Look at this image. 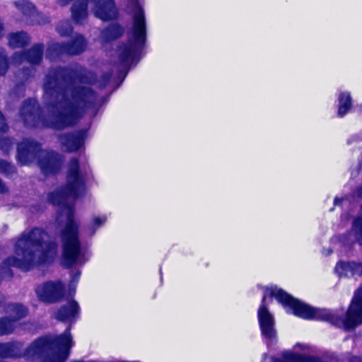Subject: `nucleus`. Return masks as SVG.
<instances>
[{
  "mask_svg": "<svg viewBox=\"0 0 362 362\" xmlns=\"http://www.w3.org/2000/svg\"><path fill=\"white\" fill-rule=\"evenodd\" d=\"M42 47L37 45L33 47L28 53L26 57L22 54H16L13 57V62L21 64L24 61H27L30 64H35L40 62L42 59Z\"/></svg>",
  "mask_w": 362,
  "mask_h": 362,
  "instance_id": "obj_14",
  "label": "nucleus"
},
{
  "mask_svg": "<svg viewBox=\"0 0 362 362\" xmlns=\"http://www.w3.org/2000/svg\"><path fill=\"white\" fill-rule=\"evenodd\" d=\"M57 31L61 35H66L71 33V28L68 21L60 23L57 26Z\"/></svg>",
  "mask_w": 362,
  "mask_h": 362,
  "instance_id": "obj_27",
  "label": "nucleus"
},
{
  "mask_svg": "<svg viewBox=\"0 0 362 362\" xmlns=\"http://www.w3.org/2000/svg\"><path fill=\"white\" fill-rule=\"evenodd\" d=\"M269 362H317L315 346L308 343H296L279 357H270Z\"/></svg>",
  "mask_w": 362,
  "mask_h": 362,
  "instance_id": "obj_8",
  "label": "nucleus"
},
{
  "mask_svg": "<svg viewBox=\"0 0 362 362\" xmlns=\"http://www.w3.org/2000/svg\"><path fill=\"white\" fill-rule=\"evenodd\" d=\"M87 170L80 167L76 160H71L68 166L66 183L62 188L57 189L48 195L49 202L53 205L60 206L59 219L65 221L62 233V264L66 267L82 264L87 260L80 248L78 238V223L73 216L71 204L73 200L85 192V179Z\"/></svg>",
  "mask_w": 362,
  "mask_h": 362,
  "instance_id": "obj_1",
  "label": "nucleus"
},
{
  "mask_svg": "<svg viewBox=\"0 0 362 362\" xmlns=\"http://www.w3.org/2000/svg\"><path fill=\"white\" fill-rule=\"evenodd\" d=\"M5 190V187L0 180V192H3Z\"/></svg>",
  "mask_w": 362,
  "mask_h": 362,
  "instance_id": "obj_34",
  "label": "nucleus"
},
{
  "mask_svg": "<svg viewBox=\"0 0 362 362\" xmlns=\"http://www.w3.org/2000/svg\"><path fill=\"white\" fill-rule=\"evenodd\" d=\"M133 8V23L129 43L121 47L119 53L124 62L134 59L146 42V21L144 11L139 0H129Z\"/></svg>",
  "mask_w": 362,
  "mask_h": 362,
  "instance_id": "obj_6",
  "label": "nucleus"
},
{
  "mask_svg": "<svg viewBox=\"0 0 362 362\" xmlns=\"http://www.w3.org/2000/svg\"><path fill=\"white\" fill-rule=\"evenodd\" d=\"M352 362H362V358H355L353 359Z\"/></svg>",
  "mask_w": 362,
  "mask_h": 362,
  "instance_id": "obj_35",
  "label": "nucleus"
},
{
  "mask_svg": "<svg viewBox=\"0 0 362 362\" xmlns=\"http://www.w3.org/2000/svg\"><path fill=\"white\" fill-rule=\"evenodd\" d=\"M354 276H362V262H352Z\"/></svg>",
  "mask_w": 362,
  "mask_h": 362,
  "instance_id": "obj_29",
  "label": "nucleus"
},
{
  "mask_svg": "<svg viewBox=\"0 0 362 362\" xmlns=\"http://www.w3.org/2000/svg\"><path fill=\"white\" fill-rule=\"evenodd\" d=\"M57 255V245L48 241V235L40 228L25 230L14 245V255L5 262L11 266L28 271L53 261Z\"/></svg>",
  "mask_w": 362,
  "mask_h": 362,
  "instance_id": "obj_2",
  "label": "nucleus"
},
{
  "mask_svg": "<svg viewBox=\"0 0 362 362\" xmlns=\"http://www.w3.org/2000/svg\"><path fill=\"white\" fill-rule=\"evenodd\" d=\"M61 143L67 151H74L83 146V139L81 135H67L61 138Z\"/></svg>",
  "mask_w": 362,
  "mask_h": 362,
  "instance_id": "obj_16",
  "label": "nucleus"
},
{
  "mask_svg": "<svg viewBox=\"0 0 362 362\" xmlns=\"http://www.w3.org/2000/svg\"><path fill=\"white\" fill-rule=\"evenodd\" d=\"M74 346L69 329L56 337H44L35 341L23 354L21 344H0V357L23 356L27 360L36 362H65L70 349Z\"/></svg>",
  "mask_w": 362,
  "mask_h": 362,
  "instance_id": "obj_3",
  "label": "nucleus"
},
{
  "mask_svg": "<svg viewBox=\"0 0 362 362\" xmlns=\"http://www.w3.org/2000/svg\"><path fill=\"white\" fill-rule=\"evenodd\" d=\"M85 47V40L81 35H78L71 45L61 46L57 45L53 49L59 52H67L70 54H76L83 52Z\"/></svg>",
  "mask_w": 362,
  "mask_h": 362,
  "instance_id": "obj_15",
  "label": "nucleus"
},
{
  "mask_svg": "<svg viewBox=\"0 0 362 362\" xmlns=\"http://www.w3.org/2000/svg\"><path fill=\"white\" fill-rule=\"evenodd\" d=\"M36 110V102L35 100L30 99L25 102L21 110V114L23 117L25 122L28 123V117H33Z\"/></svg>",
  "mask_w": 362,
  "mask_h": 362,
  "instance_id": "obj_19",
  "label": "nucleus"
},
{
  "mask_svg": "<svg viewBox=\"0 0 362 362\" xmlns=\"http://www.w3.org/2000/svg\"><path fill=\"white\" fill-rule=\"evenodd\" d=\"M122 33V28L118 25L114 24L102 33V37L107 41L111 40L120 36Z\"/></svg>",
  "mask_w": 362,
  "mask_h": 362,
  "instance_id": "obj_20",
  "label": "nucleus"
},
{
  "mask_svg": "<svg viewBox=\"0 0 362 362\" xmlns=\"http://www.w3.org/2000/svg\"><path fill=\"white\" fill-rule=\"evenodd\" d=\"M80 275H81V272H79V271L72 272L70 286H75L76 284L78 281Z\"/></svg>",
  "mask_w": 362,
  "mask_h": 362,
  "instance_id": "obj_30",
  "label": "nucleus"
},
{
  "mask_svg": "<svg viewBox=\"0 0 362 362\" xmlns=\"http://www.w3.org/2000/svg\"><path fill=\"white\" fill-rule=\"evenodd\" d=\"M13 170V167L12 165L8 163L4 160H0V172L2 173H5L6 175H9Z\"/></svg>",
  "mask_w": 362,
  "mask_h": 362,
  "instance_id": "obj_28",
  "label": "nucleus"
},
{
  "mask_svg": "<svg viewBox=\"0 0 362 362\" xmlns=\"http://www.w3.org/2000/svg\"><path fill=\"white\" fill-rule=\"evenodd\" d=\"M6 128L5 120L2 115L0 113V131H4Z\"/></svg>",
  "mask_w": 362,
  "mask_h": 362,
  "instance_id": "obj_31",
  "label": "nucleus"
},
{
  "mask_svg": "<svg viewBox=\"0 0 362 362\" xmlns=\"http://www.w3.org/2000/svg\"><path fill=\"white\" fill-rule=\"evenodd\" d=\"M0 148H1L2 149L4 150V146H3L1 143H0ZM5 151H7V149H5Z\"/></svg>",
  "mask_w": 362,
  "mask_h": 362,
  "instance_id": "obj_37",
  "label": "nucleus"
},
{
  "mask_svg": "<svg viewBox=\"0 0 362 362\" xmlns=\"http://www.w3.org/2000/svg\"><path fill=\"white\" fill-rule=\"evenodd\" d=\"M107 221V216L105 215H100L94 216L92 219L91 223L87 228V233L88 235H92L94 234L95 230L99 227L102 226Z\"/></svg>",
  "mask_w": 362,
  "mask_h": 362,
  "instance_id": "obj_23",
  "label": "nucleus"
},
{
  "mask_svg": "<svg viewBox=\"0 0 362 362\" xmlns=\"http://www.w3.org/2000/svg\"><path fill=\"white\" fill-rule=\"evenodd\" d=\"M64 293V286L59 282H47L36 288L38 298L47 303H54L59 300Z\"/></svg>",
  "mask_w": 362,
  "mask_h": 362,
  "instance_id": "obj_11",
  "label": "nucleus"
},
{
  "mask_svg": "<svg viewBox=\"0 0 362 362\" xmlns=\"http://www.w3.org/2000/svg\"><path fill=\"white\" fill-rule=\"evenodd\" d=\"M61 100L57 104L56 110H62L60 104L64 105L69 103L76 108V110H82L80 104H90L95 101V95L91 90L84 87H79L74 90H66L64 93L58 95Z\"/></svg>",
  "mask_w": 362,
  "mask_h": 362,
  "instance_id": "obj_10",
  "label": "nucleus"
},
{
  "mask_svg": "<svg viewBox=\"0 0 362 362\" xmlns=\"http://www.w3.org/2000/svg\"><path fill=\"white\" fill-rule=\"evenodd\" d=\"M341 202V199H338V198H336V199H334V204H335L336 205H337V204H339V202Z\"/></svg>",
  "mask_w": 362,
  "mask_h": 362,
  "instance_id": "obj_36",
  "label": "nucleus"
},
{
  "mask_svg": "<svg viewBox=\"0 0 362 362\" xmlns=\"http://www.w3.org/2000/svg\"><path fill=\"white\" fill-rule=\"evenodd\" d=\"M8 68V62L4 54V50L0 49V76L6 74Z\"/></svg>",
  "mask_w": 362,
  "mask_h": 362,
  "instance_id": "obj_26",
  "label": "nucleus"
},
{
  "mask_svg": "<svg viewBox=\"0 0 362 362\" xmlns=\"http://www.w3.org/2000/svg\"><path fill=\"white\" fill-rule=\"evenodd\" d=\"M335 272L339 276H353L352 262H339L335 267Z\"/></svg>",
  "mask_w": 362,
  "mask_h": 362,
  "instance_id": "obj_21",
  "label": "nucleus"
},
{
  "mask_svg": "<svg viewBox=\"0 0 362 362\" xmlns=\"http://www.w3.org/2000/svg\"><path fill=\"white\" fill-rule=\"evenodd\" d=\"M71 104H60L62 110L53 112L50 116V121H46L44 125L59 129L74 124L81 117L83 110H76Z\"/></svg>",
  "mask_w": 362,
  "mask_h": 362,
  "instance_id": "obj_9",
  "label": "nucleus"
},
{
  "mask_svg": "<svg viewBox=\"0 0 362 362\" xmlns=\"http://www.w3.org/2000/svg\"><path fill=\"white\" fill-rule=\"evenodd\" d=\"M80 311L78 303L75 300H70L67 305L62 308L55 314V317L62 321H72L76 317Z\"/></svg>",
  "mask_w": 362,
  "mask_h": 362,
  "instance_id": "obj_13",
  "label": "nucleus"
},
{
  "mask_svg": "<svg viewBox=\"0 0 362 362\" xmlns=\"http://www.w3.org/2000/svg\"><path fill=\"white\" fill-rule=\"evenodd\" d=\"M351 106V100L350 94L348 93H342L339 98V116H344Z\"/></svg>",
  "mask_w": 362,
  "mask_h": 362,
  "instance_id": "obj_18",
  "label": "nucleus"
},
{
  "mask_svg": "<svg viewBox=\"0 0 362 362\" xmlns=\"http://www.w3.org/2000/svg\"><path fill=\"white\" fill-rule=\"evenodd\" d=\"M15 5L18 10L26 15L33 14L35 11V6L30 2L25 0L16 1Z\"/></svg>",
  "mask_w": 362,
  "mask_h": 362,
  "instance_id": "obj_25",
  "label": "nucleus"
},
{
  "mask_svg": "<svg viewBox=\"0 0 362 362\" xmlns=\"http://www.w3.org/2000/svg\"><path fill=\"white\" fill-rule=\"evenodd\" d=\"M352 230L356 241L362 246V217L360 216L354 221Z\"/></svg>",
  "mask_w": 362,
  "mask_h": 362,
  "instance_id": "obj_24",
  "label": "nucleus"
},
{
  "mask_svg": "<svg viewBox=\"0 0 362 362\" xmlns=\"http://www.w3.org/2000/svg\"><path fill=\"white\" fill-rule=\"evenodd\" d=\"M17 158L23 165L31 163L37 158V164L45 175L57 173L61 166V157L54 152L40 150L39 145L26 140L18 145Z\"/></svg>",
  "mask_w": 362,
  "mask_h": 362,
  "instance_id": "obj_5",
  "label": "nucleus"
},
{
  "mask_svg": "<svg viewBox=\"0 0 362 362\" xmlns=\"http://www.w3.org/2000/svg\"><path fill=\"white\" fill-rule=\"evenodd\" d=\"M318 320L331 323L346 330L354 329L362 324V286L355 292L345 313L332 314L325 309H318Z\"/></svg>",
  "mask_w": 362,
  "mask_h": 362,
  "instance_id": "obj_7",
  "label": "nucleus"
},
{
  "mask_svg": "<svg viewBox=\"0 0 362 362\" xmlns=\"http://www.w3.org/2000/svg\"><path fill=\"white\" fill-rule=\"evenodd\" d=\"M357 195H358V197L362 198V186L358 189Z\"/></svg>",
  "mask_w": 362,
  "mask_h": 362,
  "instance_id": "obj_33",
  "label": "nucleus"
},
{
  "mask_svg": "<svg viewBox=\"0 0 362 362\" xmlns=\"http://www.w3.org/2000/svg\"><path fill=\"white\" fill-rule=\"evenodd\" d=\"M71 0H58L59 3L62 5L67 4Z\"/></svg>",
  "mask_w": 362,
  "mask_h": 362,
  "instance_id": "obj_32",
  "label": "nucleus"
},
{
  "mask_svg": "<svg viewBox=\"0 0 362 362\" xmlns=\"http://www.w3.org/2000/svg\"><path fill=\"white\" fill-rule=\"evenodd\" d=\"M266 357H267V356L264 354V360H265Z\"/></svg>",
  "mask_w": 362,
  "mask_h": 362,
  "instance_id": "obj_38",
  "label": "nucleus"
},
{
  "mask_svg": "<svg viewBox=\"0 0 362 362\" xmlns=\"http://www.w3.org/2000/svg\"><path fill=\"white\" fill-rule=\"evenodd\" d=\"M273 298L282 305L287 313L305 320L313 319L315 316V309L293 298L281 288L276 286L267 287L257 310V319L262 336L268 346L276 340L277 334L274 316L268 308Z\"/></svg>",
  "mask_w": 362,
  "mask_h": 362,
  "instance_id": "obj_4",
  "label": "nucleus"
},
{
  "mask_svg": "<svg viewBox=\"0 0 362 362\" xmlns=\"http://www.w3.org/2000/svg\"><path fill=\"white\" fill-rule=\"evenodd\" d=\"M29 37L25 33H11L8 37L9 46L13 48L21 47L28 42Z\"/></svg>",
  "mask_w": 362,
  "mask_h": 362,
  "instance_id": "obj_17",
  "label": "nucleus"
},
{
  "mask_svg": "<svg viewBox=\"0 0 362 362\" xmlns=\"http://www.w3.org/2000/svg\"><path fill=\"white\" fill-rule=\"evenodd\" d=\"M7 312L13 319L12 320L8 318L0 320V335L6 334L12 332L14 327V322L25 316L27 309L21 305L13 304L8 307Z\"/></svg>",
  "mask_w": 362,
  "mask_h": 362,
  "instance_id": "obj_12",
  "label": "nucleus"
},
{
  "mask_svg": "<svg viewBox=\"0 0 362 362\" xmlns=\"http://www.w3.org/2000/svg\"><path fill=\"white\" fill-rule=\"evenodd\" d=\"M63 70H60L54 73L52 76L49 75L47 76V81L45 84V89L47 93H49L52 88H55L57 85L59 84V81L63 77Z\"/></svg>",
  "mask_w": 362,
  "mask_h": 362,
  "instance_id": "obj_22",
  "label": "nucleus"
}]
</instances>
